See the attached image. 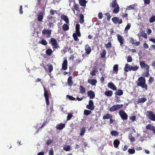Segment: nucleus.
I'll use <instances>...</instances> for the list:
<instances>
[{
    "instance_id": "nucleus-1",
    "label": "nucleus",
    "mask_w": 155,
    "mask_h": 155,
    "mask_svg": "<svg viewBox=\"0 0 155 155\" xmlns=\"http://www.w3.org/2000/svg\"><path fill=\"white\" fill-rule=\"evenodd\" d=\"M137 85L141 87L143 89H145L146 90L148 89L147 85L146 83L145 78L140 77L138 78V81H136Z\"/></svg>"
},
{
    "instance_id": "nucleus-2",
    "label": "nucleus",
    "mask_w": 155,
    "mask_h": 155,
    "mask_svg": "<svg viewBox=\"0 0 155 155\" xmlns=\"http://www.w3.org/2000/svg\"><path fill=\"white\" fill-rule=\"evenodd\" d=\"M140 64L141 68L144 69L145 76L146 77H148L149 75L150 68L149 65L145 63V61H140Z\"/></svg>"
},
{
    "instance_id": "nucleus-3",
    "label": "nucleus",
    "mask_w": 155,
    "mask_h": 155,
    "mask_svg": "<svg viewBox=\"0 0 155 155\" xmlns=\"http://www.w3.org/2000/svg\"><path fill=\"white\" fill-rule=\"evenodd\" d=\"M80 25L79 24H77L76 25L75 33H74L73 34V37L75 41H79V39L78 37H80L81 36V34L80 31Z\"/></svg>"
},
{
    "instance_id": "nucleus-4",
    "label": "nucleus",
    "mask_w": 155,
    "mask_h": 155,
    "mask_svg": "<svg viewBox=\"0 0 155 155\" xmlns=\"http://www.w3.org/2000/svg\"><path fill=\"white\" fill-rule=\"evenodd\" d=\"M123 106V104L114 105L110 108L109 110L111 112H114L119 109Z\"/></svg>"
},
{
    "instance_id": "nucleus-5",
    "label": "nucleus",
    "mask_w": 155,
    "mask_h": 155,
    "mask_svg": "<svg viewBox=\"0 0 155 155\" xmlns=\"http://www.w3.org/2000/svg\"><path fill=\"white\" fill-rule=\"evenodd\" d=\"M43 35H46L47 38H48L51 37V30L49 29H44L42 31Z\"/></svg>"
},
{
    "instance_id": "nucleus-6",
    "label": "nucleus",
    "mask_w": 155,
    "mask_h": 155,
    "mask_svg": "<svg viewBox=\"0 0 155 155\" xmlns=\"http://www.w3.org/2000/svg\"><path fill=\"white\" fill-rule=\"evenodd\" d=\"M43 87L44 91V96L45 98L46 103L47 105L48 106L50 104L49 98V92L48 90H46L44 86H43Z\"/></svg>"
},
{
    "instance_id": "nucleus-7",
    "label": "nucleus",
    "mask_w": 155,
    "mask_h": 155,
    "mask_svg": "<svg viewBox=\"0 0 155 155\" xmlns=\"http://www.w3.org/2000/svg\"><path fill=\"white\" fill-rule=\"evenodd\" d=\"M146 116L150 120L155 121V114H154L152 111H147Z\"/></svg>"
},
{
    "instance_id": "nucleus-8",
    "label": "nucleus",
    "mask_w": 155,
    "mask_h": 155,
    "mask_svg": "<svg viewBox=\"0 0 155 155\" xmlns=\"http://www.w3.org/2000/svg\"><path fill=\"white\" fill-rule=\"evenodd\" d=\"M49 43L53 46V48H57V40L54 38H51L49 41Z\"/></svg>"
},
{
    "instance_id": "nucleus-9",
    "label": "nucleus",
    "mask_w": 155,
    "mask_h": 155,
    "mask_svg": "<svg viewBox=\"0 0 155 155\" xmlns=\"http://www.w3.org/2000/svg\"><path fill=\"white\" fill-rule=\"evenodd\" d=\"M119 114L123 120H127V114L123 110H121L119 112Z\"/></svg>"
},
{
    "instance_id": "nucleus-10",
    "label": "nucleus",
    "mask_w": 155,
    "mask_h": 155,
    "mask_svg": "<svg viewBox=\"0 0 155 155\" xmlns=\"http://www.w3.org/2000/svg\"><path fill=\"white\" fill-rule=\"evenodd\" d=\"M86 107L91 110H93L94 109V104L92 100H90L89 101V104L86 106Z\"/></svg>"
},
{
    "instance_id": "nucleus-11",
    "label": "nucleus",
    "mask_w": 155,
    "mask_h": 155,
    "mask_svg": "<svg viewBox=\"0 0 155 155\" xmlns=\"http://www.w3.org/2000/svg\"><path fill=\"white\" fill-rule=\"evenodd\" d=\"M112 21L115 24H119L122 23V20L121 19H119L118 18L114 17L112 18Z\"/></svg>"
},
{
    "instance_id": "nucleus-12",
    "label": "nucleus",
    "mask_w": 155,
    "mask_h": 155,
    "mask_svg": "<svg viewBox=\"0 0 155 155\" xmlns=\"http://www.w3.org/2000/svg\"><path fill=\"white\" fill-rule=\"evenodd\" d=\"M64 59L62 64V68L63 70H66L68 68V61L66 58H65Z\"/></svg>"
},
{
    "instance_id": "nucleus-13",
    "label": "nucleus",
    "mask_w": 155,
    "mask_h": 155,
    "mask_svg": "<svg viewBox=\"0 0 155 155\" xmlns=\"http://www.w3.org/2000/svg\"><path fill=\"white\" fill-rule=\"evenodd\" d=\"M107 86L113 91H116L117 90V87L112 82H109L107 84Z\"/></svg>"
},
{
    "instance_id": "nucleus-14",
    "label": "nucleus",
    "mask_w": 155,
    "mask_h": 155,
    "mask_svg": "<svg viewBox=\"0 0 155 155\" xmlns=\"http://www.w3.org/2000/svg\"><path fill=\"white\" fill-rule=\"evenodd\" d=\"M45 15L44 12H39L37 15L38 20L39 21H41L43 19L44 15Z\"/></svg>"
},
{
    "instance_id": "nucleus-15",
    "label": "nucleus",
    "mask_w": 155,
    "mask_h": 155,
    "mask_svg": "<svg viewBox=\"0 0 155 155\" xmlns=\"http://www.w3.org/2000/svg\"><path fill=\"white\" fill-rule=\"evenodd\" d=\"M117 36L118 40L120 44V45L121 46L124 44V40L123 37L119 34H117Z\"/></svg>"
},
{
    "instance_id": "nucleus-16",
    "label": "nucleus",
    "mask_w": 155,
    "mask_h": 155,
    "mask_svg": "<svg viewBox=\"0 0 155 155\" xmlns=\"http://www.w3.org/2000/svg\"><path fill=\"white\" fill-rule=\"evenodd\" d=\"M74 8H71L72 10L73 11L74 13H75V10L77 11H79V5L77 4H75L74 5Z\"/></svg>"
},
{
    "instance_id": "nucleus-17",
    "label": "nucleus",
    "mask_w": 155,
    "mask_h": 155,
    "mask_svg": "<svg viewBox=\"0 0 155 155\" xmlns=\"http://www.w3.org/2000/svg\"><path fill=\"white\" fill-rule=\"evenodd\" d=\"M61 19L63 20L64 21H65L67 24H69V20H68V18L67 16L65 15H61Z\"/></svg>"
},
{
    "instance_id": "nucleus-18",
    "label": "nucleus",
    "mask_w": 155,
    "mask_h": 155,
    "mask_svg": "<svg viewBox=\"0 0 155 155\" xmlns=\"http://www.w3.org/2000/svg\"><path fill=\"white\" fill-rule=\"evenodd\" d=\"M65 127V124H64L60 123L58 124L56 126V128L58 130H61Z\"/></svg>"
},
{
    "instance_id": "nucleus-19",
    "label": "nucleus",
    "mask_w": 155,
    "mask_h": 155,
    "mask_svg": "<svg viewBox=\"0 0 155 155\" xmlns=\"http://www.w3.org/2000/svg\"><path fill=\"white\" fill-rule=\"evenodd\" d=\"M88 82L92 85H95L97 82V81L96 79H88L87 80Z\"/></svg>"
},
{
    "instance_id": "nucleus-20",
    "label": "nucleus",
    "mask_w": 155,
    "mask_h": 155,
    "mask_svg": "<svg viewBox=\"0 0 155 155\" xmlns=\"http://www.w3.org/2000/svg\"><path fill=\"white\" fill-rule=\"evenodd\" d=\"M87 94L90 99H93L95 97L94 92L92 91H89L87 92Z\"/></svg>"
},
{
    "instance_id": "nucleus-21",
    "label": "nucleus",
    "mask_w": 155,
    "mask_h": 155,
    "mask_svg": "<svg viewBox=\"0 0 155 155\" xmlns=\"http://www.w3.org/2000/svg\"><path fill=\"white\" fill-rule=\"evenodd\" d=\"M131 65L127 64L125 65V67L124 68V71L126 72H128L129 71H131Z\"/></svg>"
},
{
    "instance_id": "nucleus-22",
    "label": "nucleus",
    "mask_w": 155,
    "mask_h": 155,
    "mask_svg": "<svg viewBox=\"0 0 155 155\" xmlns=\"http://www.w3.org/2000/svg\"><path fill=\"white\" fill-rule=\"evenodd\" d=\"M110 7L114 8L115 7L119 6V5L117 3V0H113V1L110 4Z\"/></svg>"
},
{
    "instance_id": "nucleus-23",
    "label": "nucleus",
    "mask_w": 155,
    "mask_h": 155,
    "mask_svg": "<svg viewBox=\"0 0 155 155\" xmlns=\"http://www.w3.org/2000/svg\"><path fill=\"white\" fill-rule=\"evenodd\" d=\"M72 77L70 76L68 79L67 83L69 86H71L72 85L73 82L72 81Z\"/></svg>"
},
{
    "instance_id": "nucleus-24",
    "label": "nucleus",
    "mask_w": 155,
    "mask_h": 155,
    "mask_svg": "<svg viewBox=\"0 0 155 155\" xmlns=\"http://www.w3.org/2000/svg\"><path fill=\"white\" fill-rule=\"evenodd\" d=\"M85 50L87 54H89L91 51V47L88 45H87L85 46Z\"/></svg>"
},
{
    "instance_id": "nucleus-25",
    "label": "nucleus",
    "mask_w": 155,
    "mask_h": 155,
    "mask_svg": "<svg viewBox=\"0 0 155 155\" xmlns=\"http://www.w3.org/2000/svg\"><path fill=\"white\" fill-rule=\"evenodd\" d=\"M137 5L136 3H134V4L130 5V6L127 7L126 8L127 10H131V9H134L135 7L137 6Z\"/></svg>"
},
{
    "instance_id": "nucleus-26",
    "label": "nucleus",
    "mask_w": 155,
    "mask_h": 155,
    "mask_svg": "<svg viewBox=\"0 0 155 155\" xmlns=\"http://www.w3.org/2000/svg\"><path fill=\"white\" fill-rule=\"evenodd\" d=\"M106 54V51L105 50H103L100 52V54L101 58H105Z\"/></svg>"
},
{
    "instance_id": "nucleus-27",
    "label": "nucleus",
    "mask_w": 155,
    "mask_h": 155,
    "mask_svg": "<svg viewBox=\"0 0 155 155\" xmlns=\"http://www.w3.org/2000/svg\"><path fill=\"white\" fill-rule=\"evenodd\" d=\"M79 4L81 6H85L87 2L85 0H79Z\"/></svg>"
},
{
    "instance_id": "nucleus-28",
    "label": "nucleus",
    "mask_w": 155,
    "mask_h": 155,
    "mask_svg": "<svg viewBox=\"0 0 155 155\" xmlns=\"http://www.w3.org/2000/svg\"><path fill=\"white\" fill-rule=\"evenodd\" d=\"M147 100V99L145 98H139L137 101V104L143 103Z\"/></svg>"
},
{
    "instance_id": "nucleus-29",
    "label": "nucleus",
    "mask_w": 155,
    "mask_h": 155,
    "mask_svg": "<svg viewBox=\"0 0 155 155\" xmlns=\"http://www.w3.org/2000/svg\"><path fill=\"white\" fill-rule=\"evenodd\" d=\"M110 117H112V115L110 114H107L103 116V119L104 120L107 119H109Z\"/></svg>"
},
{
    "instance_id": "nucleus-30",
    "label": "nucleus",
    "mask_w": 155,
    "mask_h": 155,
    "mask_svg": "<svg viewBox=\"0 0 155 155\" xmlns=\"http://www.w3.org/2000/svg\"><path fill=\"white\" fill-rule=\"evenodd\" d=\"M120 144V141L117 140H116L114 142V144L115 148H117Z\"/></svg>"
},
{
    "instance_id": "nucleus-31",
    "label": "nucleus",
    "mask_w": 155,
    "mask_h": 155,
    "mask_svg": "<svg viewBox=\"0 0 155 155\" xmlns=\"http://www.w3.org/2000/svg\"><path fill=\"white\" fill-rule=\"evenodd\" d=\"M114 9L113 10V12L115 14H117L119 12L120 10V8L119 6H117L116 7H115L114 8Z\"/></svg>"
},
{
    "instance_id": "nucleus-32",
    "label": "nucleus",
    "mask_w": 155,
    "mask_h": 155,
    "mask_svg": "<svg viewBox=\"0 0 155 155\" xmlns=\"http://www.w3.org/2000/svg\"><path fill=\"white\" fill-rule=\"evenodd\" d=\"M112 94L113 91H107L105 92V94L107 96L110 97Z\"/></svg>"
},
{
    "instance_id": "nucleus-33",
    "label": "nucleus",
    "mask_w": 155,
    "mask_h": 155,
    "mask_svg": "<svg viewBox=\"0 0 155 155\" xmlns=\"http://www.w3.org/2000/svg\"><path fill=\"white\" fill-rule=\"evenodd\" d=\"M84 16L83 14H81L80 15V19L79 21L81 24H83L84 21Z\"/></svg>"
},
{
    "instance_id": "nucleus-34",
    "label": "nucleus",
    "mask_w": 155,
    "mask_h": 155,
    "mask_svg": "<svg viewBox=\"0 0 155 155\" xmlns=\"http://www.w3.org/2000/svg\"><path fill=\"white\" fill-rule=\"evenodd\" d=\"M62 29L64 31H67L69 29V27L67 24H64L62 26Z\"/></svg>"
},
{
    "instance_id": "nucleus-35",
    "label": "nucleus",
    "mask_w": 155,
    "mask_h": 155,
    "mask_svg": "<svg viewBox=\"0 0 155 155\" xmlns=\"http://www.w3.org/2000/svg\"><path fill=\"white\" fill-rule=\"evenodd\" d=\"M46 54L48 55H52L53 52L52 50L51 49H48L45 51Z\"/></svg>"
},
{
    "instance_id": "nucleus-36",
    "label": "nucleus",
    "mask_w": 155,
    "mask_h": 155,
    "mask_svg": "<svg viewBox=\"0 0 155 155\" xmlns=\"http://www.w3.org/2000/svg\"><path fill=\"white\" fill-rule=\"evenodd\" d=\"M154 127L151 124H148L146 127V128L147 130H153L154 128Z\"/></svg>"
},
{
    "instance_id": "nucleus-37",
    "label": "nucleus",
    "mask_w": 155,
    "mask_h": 155,
    "mask_svg": "<svg viewBox=\"0 0 155 155\" xmlns=\"http://www.w3.org/2000/svg\"><path fill=\"white\" fill-rule=\"evenodd\" d=\"M123 92L122 90H119L116 91L115 94L117 95L121 96L123 95Z\"/></svg>"
},
{
    "instance_id": "nucleus-38",
    "label": "nucleus",
    "mask_w": 155,
    "mask_h": 155,
    "mask_svg": "<svg viewBox=\"0 0 155 155\" xmlns=\"http://www.w3.org/2000/svg\"><path fill=\"white\" fill-rule=\"evenodd\" d=\"M113 72L117 74L118 71V65L117 64H116L114 65L113 68Z\"/></svg>"
},
{
    "instance_id": "nucleus-39",
    "label": "nucleus",
    "mask_w": 155,
    "mask_h": 155,
    "mask_svg": "<svg viewBox=\"0 0 155 155\" xmlns=\"http://www.w3.org/2000/svg\"><path fill=\"white\" fill-rule=\"evenodd\" d=\"M39 43L41 44V45L45 46L47 45V43L46 41L44 39L40 40L38 42Z\"/></svg>"
},
{
    "instance_id": "nucleus-40",
    "label": "nucleus",
    "mask_w": 155,
    "mask_h": 155,
    "mask_svg": "<svg viewBox=\"0 0 155 155\" xmlns=\"http://www.w3.org/2000/svg\"><path fill=\"white\" fill-rule=\"evenodd\" d=\"M80 92L81 94H84L85 93L86 91L85 88L81 85L80 86Z\"/></svg>"
},
{
    "instance_id": "nucleus-41",
    "label": "nucleus",
    "mask_w": 155,
    "mask_h": 155,
    "mask_svg": "<svg viewBox=\"0 0 155 155\" xmlns=\"http://www.w3.org/2000/svg\"><path fill=\"white\" fill-rule=\"evenodd\" d=\"M85 129L84 127H83L81 129L80 131V136H83L84 135L85 132Z\"/></svg>"
},
{
    "instance_id": "nucleus-42",
    "label": "nucleus",
    "mask_w": 155,
    "mask_h": 155,
    "mask_svg": "<svg viewBox=\"0 0 155 155\" xmlns=\"http://www.w3.org/2000/svg\"><path fill=\"white\" fill-rule=\"evenodd\" d=\"M128 137L129 140H130L131 142H134L135 141V138L132 136L131 134L129 135Z\"/></svg>"
},
{
    "instance_id": "nucleus-43",
    "label": "nucleus",
    "mask_w": 155,
    "mask_h": 155,
    "mask_svg": "<svg viewBox=\"0 0 155 155\" xmlns=\"http://www.w3.org/2000/svg\"><path fill=\"white\" fill-rule=\"evenodd\" d=\"M139 67L137 66H131V71H136L137 70L139 69Z\"/></svg>"
},
{
    "instance_id": "nucleus-44",
    "label": "nucleus",
    "mask_w": 155,
    "mask_h": 155,
    "mask_svg": "<svg viewBox=\"0 0 155 155\" xmlns=\"http://www.w3.org/2000/svg\"><path fill=\"white\" fill-rule=\"evenodd\" d=\"M110 134L112 136H116L118 135V133L116 131H112L110 132Z\"/></svg>"
},
{
    "instance_id": "nucleus-45",
    "label": "nucleus",
    "mask_w": 155,
    "mask_h": 155,
    "mask_svg": "<svg viewBox=\"0 0 155 155\" xmlns=\"http://www.w3.org/2000/svg\"><path fill=\"white\" fill-rule=\"evenodd\" d=\"M140 35L142 37L146 39L147 38V35L146 33H145V32L144 31H143L141 33Z\"/></svg>"
},
{
    "instance_id": "nucleus-46",
    "label": "nucleus",
    "mask_w": 155,
    "mask_h": 155,
    "mask_svg": "<svg viewBox=\"0 0 155 155\" xmlns=\"http://www.w3.org/2000/svg\"><path fill=\"white\" fill-rule=\"evenodd\" d=\"M71 147L69 145L65 146L63 147V149L66 151H69Z\"/></svg>"
},
{
    "instance_id": "nucleus-47",
    "label": "nucleus",
    "mask_w": 155,
    "mask_h": 155,
    "mask_svg": "<svg viewBox=\"0 0 155 155\" xmlns=\"http://www.w3.org/2000/svg\"><path fill=\"white\" fill-rule=\"evenodd\" d=\"M91 113V112L90 110H85L84 111V115L88 116L90 115Z\"/></svg>"
},
{
    "instance_id": "nucleus-48",
    "label": "nucleus",
    "mask_w": 155,
    "mask_h": 155,
    "mask_svg": "<svg viewBox=\"0 0 155 155\" xmlns=\"http://www.w3.org/2000/svg\"><path fill=\"white\" fill-rule=\"evenodd\" d=\"M66 97L69 99L71 101H74L75 100H76L75 98L74 97L72 96L69 95H67Z\"/></svg>"
},
{
    "instance_id": "nucleus-49",
    "label": "nucleus",
    "mask_w": 155,
    "mask_h": 155,
    "mask_svg": "<svg viewBox=\"0 0 155 155\" xmlns=\"http://www.w3.org/2000/svg\"><path fill=\"white\" fill-rule=\"evenodd\" d=\"M73 117V114L72 113H70L68 114L67 117V120H68L71 119L72 117Z\"/></svg>"
},
{
    "instance_id": "nucleus-50",
    "label": "nucleus",
    "mask_w": 155,
    "mask_h": 155,
    "mask_svg": "<svg viewBox=\"0 0 155 155\" xmlns=\"http://www.w3.org/2000/svg\"><path fill=\"white\" fill-rule=\"evenodd\" d=\"M155 21V16L151 17L150 19L149 22L150 23H153Z\"/></svg>"
},
{
    "instance_id": "nucleus-51",
    "label": "nucleus",
    "mask_w": 155,
    "mask_h": 155,
    "mask_svg": "<svg viewBox=\"0 0 155 155\" xmlns=\"http://www.w3.org/2000/svg\"><path fill=\"white\" fill-rule=\"evenodd\" d=\"M131 26V24L130 23H128L124 31H127L130 28Z\"/></svg>"
},
{
    "instance_id": "nucleus-52",
    "label": "nucleus",
    "mask_w": 155,
    "mask_h": 155,
    "mask_svg": "<svg viewBox=\"0 0 155 155\" xmlns=\"http://www.w3.org/2000/svg\"><path fill=\"white\" fill-rule=\"evenodd\" d=\"M48 68L50 72H51L53 70V67L52 64H51L49 65H48Z\"/></svg>"
},
{
    "instance_id": "nucleus-53",
    "label": "nucleus",
    "mask_w": 155,
    "mask_h": 155,
    "mask_svg": "<svg viewBox=\"0 0 155 155\" xmlns=\"http://www.w3.org/2000/svg\"><path fill=\"white\" fill-rule=\"evenodd\" d=\"M104 67H102L101 68L99 69V71L101 72V74L103 76L104 75Z\"/></svg>"
},
{
    "instance_id": "nucleus-54",
    "label": "nucleus",
    "mask_w": 155,
    "mask_h": 155,
    "mask_svg": "<svg viewBox=\"0 0 155 155\" xmlns=\"http://www.w3.org/2000/svg\"><path fill=\"white\" fill-rule=\"evenodd\" d=\"M53 142V140L51 139L48 140L46 141V143L48 145H50Z\"/></svg>"
},
{
    "instance_id": "nucleus-55",
    "label": "nucleus",
    "mask_w": 155,
    "mask_h": 155,
    "mask_svg": "<svg viewBox=\"0 0 155 155\" xmlns=\"http://www.w3.org/2000/svg\"><path fill=\"white\" fill-rule=\"evenodd\" d=\"M128 152L130 154H133L135 153V150L134 149H129Z\"/></svg>"
},
{
    "instance_id": "nucleus-56",
    "label": "nucleus",
    "mask_w": 155,
    "mask_h": 155,
    "mask_svg": "<svg viewBox=\"0 0 155 155\" xmlns=\"http://www.w3.org/2000/svg\"><path fill=\"white\" fill-rule=\"evenodd\" d=\"M111 42H109L106 45V48H110L111 47Z\"/></svg>"
},
{
    "instance_id": "nucleus-57",
    "label": "nucleus",
    "mask_w": 155,
    "mask_h": 155,
    "mask_svg": "<svg viewBox=\"0 0 155 155\" xmlns=\"http://www.w3.org/2000/svg\"><path fill=\"white\" fill-rule=\"evenodd\" d=\"M136 118V117L135 116H132L130 117V119L132 120L133 122L134 121Z\"/></svg>"
},
{
    "instance_id": "nucleus-58",
    "label": "nucleus",
    "mask_w": 155,
    "mask_h": 155,
    "mask_svg": "<svg viewBox=\"0 0 155 155\" xmlns=\"http://www.w3.org/2000/svg\"><path fill=\"white\" fill-rule=\"evenodd\" d=\"M127 61L128 62H131L132 61V58L130 56H128L127 58Z\"/></svg>"
},
{
    "instance_id": "nucleus-59",
    "label": "nucleus",
    "mask_w": 155,
    "mask_h": 155,
    "mask_svg": "<svg viewBox=\"0 0 155 155\" xmlns=\"http://www.w3.org/2000/svg\"><path fill=\"white\" fill-rule=\"evenodd\" d=\"M49 155H54V151L52 149H51L48 152Z\"/></svg>"
},
{
    "instance_id": "nucleus-60",
    "label": "nucleus",
    "mask_w": 155,
    "mask_h": 155,
    "mask_svg": "<svg viewBox=\"0 0 155 155\" xmlns=\"http://www.w3.org/2000/svg\"><path fill=\"white\" fill-rule=\"evenodd\" d=\"M130 42L133 44H134L136 41L133 38H130Z\"/></svg>"
},
{
    "instance_id": "nucleus-61",
    "label": "nucleus",
    "mask_w": 155,
    "mask_h": 155,
    "mask_svg": "<svg viewBox=\"0 0 155 155\" xmlns=\"http://www.w3.org/2000/svg\"><path fill=\"white\" fill-rule=\"evenodd\" d=\"M19 13L21 14H22L23 13V11L22 10V5H21L20 7Z\"/></svg>"
},
{
    "instance_id": "nucleus-62",
    "label": "nucleus",
    "mask_w": 155,
    "mask_h": 155,
    "mask_svg": "<svg viewBox=\"0 0 155 155\" xmlns=\"http://www.w3.org/2000/svg\"><path fill=\"white\" fill-rule=\"evenodd\" d=\"M105 15L106 16H107V20H110L111 18V16L108 13H106L105 14Z\"/></svg>"
},
{
    "instance_id": "nucleus-63",
    "label": "nucleus",
    "mask_w": 155,
    "mask_h": 155,
    "mask_svg": "<svg viewBox=\"0 0 155 155\" xmlns=\"http://www.w3.org/2000/svg\"><path fill=\"white\" fill-rule=\"evenodd\" d=\"M74 59V54L71 55L69 57V59L70 60H71L72 61H73Z\"/></svg>"
},
{
    "instance_id": "nucleus-64",
    "label": "nucleus",
    "mask_w": 155,
    "mask_h": 155,
    "mask_svg": "<svg viewBox=\"0 0 155 155\" xmlns=\"http://www.w3.org/2000/svg\"><path fill=\"white\" fill-rule=\"evenodd\" d=\"M98 17L99 19H101L103 17V14L102 12H99L98 14Z\"/></svg>"
}]
</instances>
